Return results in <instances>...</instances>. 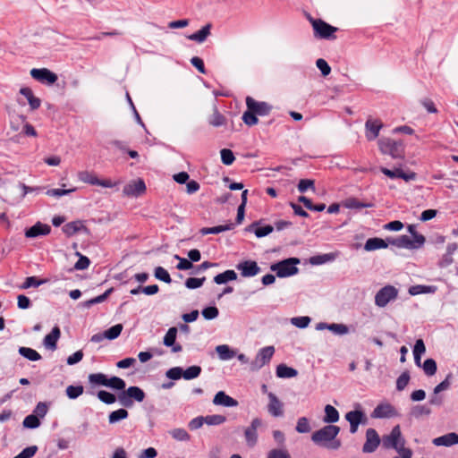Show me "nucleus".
Instances as JSON below:
<instances>
[{"label": "nucleus", "instance_id": "obj_54", "mask_svg": "<svg viewBox=\"0 0 458 458\" xmlns=\"http://www.w3.org/2000/svg\"><path fill=\"white\" fill-rule=\"evenodd\" d=\"M201 314L205 319L211 320L218 316L219 310L216 306H208L202 310Z\"/></svg>", "mask_w": 458, "mask_h": 458}, {"label": "nucleus", "instance_id": "obj_42", "mask_svg": "<svg viewBox=\"0 0 458 458\" xmlns=\"http://www.w3.org/2000/svg\"><path fill=\"white\" fill-rule=\"evenodd\" d=\"M75 255L79 257V259L74 264V267L70 269V271L87 269L90 265V259L87 256H84L81 253H80L79 251H76Z\"/></svg>", "mask_w": 458, "mask_h": 458}, {"label": "nucleus", "instance_id": "obj_44", "mask_svg": "<svg viewBox=\"0 0 458 458\" xmlns=\"http://www.w3.org/2000/svg\"><path fill=\"white\" fill-rule=\"evenodd\" d=\"M169 435L177 441H189L191 438L190 434L182 428L171 429Z\"/></svg>", "mask_w": 458, "mask_h": 458}, {"label": "nucleus", "instance_id": "obj_3", "mask_svg": "<svg viewBox=\"0 0 458 458\" xmlns=\"http://www.w3.org/2000/svg\"><path fill=\"white\" fill-rule=\"evenodd\" d=\"M301 260L298 258H288L274 263L270 266V269L276 272L279 278L288 277L296 275L299 268L296 267Z\"/></svg>", "mask_w": 458, "mask_h": 458}, {"label": "nucleus", "instance_id": "obj_1", "mask_svg": "<svg viewBox=\"0 0 458 458\" xmlns=\"http://www.w3.org/2000/svg\"><path fill=\"white\" fill-rule=\"evenodd\" d=\"M340 432V428L335 425H327L322 428L313 432L311 440L319 446L336 450L341 446V441L336 439Z\"/></svg>", "mask_w": 458, "mask_h": 458}, {"label": "nucleus", "instance_id": "obj_64", "mask_svg": "<svg viewBox=\"0 0 458 458\" xmlns=\"http://www.w3.org/2000/svg\"><path fill=\"white\" fill-rule=\"evenodd\" d=\"M267 458H291V455L284 449H272L267 454Z\"/></svg>", "mask_w": 458, "mask_h": 458}, {"label": "nucleus", "instance_id": "obj_10", "mask_svg": "<svg viewBox=\"0 0 458 458\" xmlns=\"http://www.w3.org/2000/svg\"><path fill=\"white\" fill-rule=\"evenodd\" d=\"M274 352V346L261 348L257 353L255 360L251 364L252 369H259L267 364L272 359Z\"/></svg>", "mask_w": 458, "mask_h": 458}, {"label": "nucleus", "instance_id": "obj_45", "mask_svg": "<svg viewBox=\"0 0 458 458\" xmlns=\"http://www.w3.org/2000/svg\"><path fill=\"white\" fill-rule=\"evenodd\" d=\"M47 279H38L36 276H29L25 279L23 284L21 285V289H29L30 287H38L39 285L46 284Z\"/></svg>", "mask_w": 458, "mask_h": 458}, {"label": "nucleus", "instance_id": "obj_15", "mask_svg": "<svg viewBox=\"0 0 458 458\" xmlns=\"http://www.w3.org/2000/svg\"><path fill=\"white\" fill-rule=\"evenodd\" d=\"M452 383V374H448L444 381L438 384L433 390V396H431V404L441 405L443 403V397L439 394L450 388Z\"/></svg>", "mask_w": 458, "mask_h": 458}, {"label": "nucleus", "instance_id": "obj_58", "mask_svg": "<svg viewBox=\"0 0 458 458\" xmlns=\"http://www.w3.org/2000/svg\"><path fill=\"white\" fill-rule=\"evenodd\" d=\"M299 433H308L310 431V426L309 420L306 417H301L298 419L297 425L295 428Z\"/></svg>", "mask_w": 458, "mask_h": 458}, {"label": "nucleus", "instance_id": "obj_47", "mask_svg": "<svg viewBox=\"0 0 458 458\" xmlns=\"http://www.w3.org/2000/svg\"><path fill=\"white\" fill-rule=\"evenodd\" d=\"M177 332H178L177 327H170L167 330L165 335L164 336L163 344L167 347L174 346V344L175 343V340H176Z\"/></svg>", "mask_w": 458, "mask_h": 458}, {"label": "nucleus", "instance_id": "obj_61", "mask_svg": "<svg viewBox=\"0 0 458 458\" xmlns=\"http://www.w3.org/2000/svg\"><path fill=\"white\" fill-rule=\"evenodd\" d=\"M309 189L315 191V182L311 179H301L298 183V191L301 193L305 192Z\"/></svg>", "mask_w": 458, "mask_h": 458}, {"label": "nucleus", "instance_id": "obj_49", "mask_svg": "<svg viewBox=\"0 0 458 458\" xmlns=\"http://www.w3.org/2000/svg\"><path fill=\"white\" fill-rule=\"evenodd\" d=\"M98 398L106 404H113L117 400V396L106 390H99L97 394Z\"/></svg>", "mask_w": 458, "mask_h": 458}, {"label": "nucleus", "instance_id": "obj_35", "mask_svg": "<svg viewBox=\"0 0 458 458\" xmlns=\"http://www.w3.org/2000/svg\"><path fill=\"white\" fill-rule=\"evenodd\" d=\"M326 423H335L339 420V412L332 405L327 404L325 406V416L323 419Z\"/></svg>", "mask_w": 458, "mask_h": 458}, {"label": "nucleus", "instance_id": "obj_30", "mask_svg": "<svg viewBox=\"0 0 458 458\" xmlns=\"http://www.w3.org/2000/svg\"><path fill=\"white\" fill-rule=\"evenodd\" d=\"M336 259V254L330 252L325 254H318L310 258L309 262L313 266L322 265L327 262L334 261Z\"/></svg>", "mask_w": 458, "mask_h": 458}, {"label": "nucleus", "instance_id": "obj_34", "mask_svg": "<svg viewBox=\"0 0 458 458\" xmlns=\"http://www.w3.org/2000/svg\"><path fill=\"white\" fill-rule=\"evenodd\" d=\"M18 352L21 356L30 361H38L42 358L36 350L30 347L21 346L18 349Z\"/></svg>", "mask_w": 458, "mask_h": 458}, {"label": "nucleus", "instance_id": "obj_40", "mask_svg": "<svg viewBox=\"0 0 458 458\" xmlns=\"http://www.w3.org/2000/svg\"><path fill=\"white\" fill-rule=\"evenodd\" d=\"M113 291H114V288H109L104 293H102L95 298H92L89 301H84L82 306L84 308H90L92 305L101 303L108 298V296L111 294V293H113Z\"/></svg>", "mask_w": 458, "mask_h": 458}, {"label": "nucleus", "instance_id": "obj_43", "mask_svg": "<svg viewBox=\"0 0 458 458\" xmlns=\"http://www.w3.org/2000/svg\"><path fill=\"white\" fill-rule=\"evenodd\" d=\"M123 328V327L122 324H116L105 330L103 335L108 340H114L121 335Z\"/></svg>", "mask_w": 458, "mask_h": 458}, {"label": "nucleus", "instance_id": "obj_5", "mask_svg": "<svg viewBox=\"0 0 458 458\" xmlns=\"http://www.w3.org/2000/svg\"><path fill=\"white\" fill-rule=\"evenodd\" d=\"M309 19L312 24L316 37L325 39H335L336 38L335 33L338 30V28L320 19H313L312 17H309Z\"/></svg>", "mask_w": 458, "mask_h": 458}, {"label": "nucleus", "instance_id": "obj_52", "mask_svg": "<svg viewBox=\"0 0 458 458\" xmlns=\"http://www.w3.org/2000/svg\"><path fill=\"white\" fill-rule=\"evenodd\" d=\"M154 276L157 280L170 284L172 278L169 273L163 267H157L154 271Z\"/></svg>", "mask_w": 458, "mask_h": 458}, {"label": "nucleus", "instance_id": "obj_2", "mask_svg": "<svg viewBox=\"0 0 458 458\" xmlns=\"http://www.w3.org/2000/svg\"><path fill=\"white\" fill-rule=\"evenodd\" d=\"M379 150L385 155H390L394 159L404 157V143L403 140H395L391 138L378 140Z\"/></svg>", "mask_w": 458, "mask_h": 458}, {"label": "nucleus", "instance_id": "obj_46", "mask_svg": "<svg viewBox=\"0 0 458 458\" xmlns=\"http://www.w3.org/2000/svg\"><path fill=\"white\" fill-rule=\"evenodd\" d=\"M201 371H202L201 367H199L198 365H193V366L187 368L186 369H183L182 377L185 380H191V379L198 377L200 375Z\"/></svg>", "mask_w": 458, "mask_h": 458}, {"label": "nucleus", "instance_id": "obj_11", "mask_svg": "<svg viewBox=\"0 0 458 458\" xmlns=\"http://www.w3.org/2000/svg\"><path fill=\"white\" fill-rule=\"evenodd\" d=\"M380 445V437L376 429L369 428L366 430V441L362 446V452L370 454L377 450Z\"/></svg>", "mask_w": 458, "mask_h": 458}, {"label": "nucleus", "instance_id": "obj_6", "mask_svg": "<svg viewBox=\"0 0 458 458\" xmlns=\"http://www.w3.org/2000/svg\"><path fill=\"white\" fill-rule=\"evenodd\" d=\"M247 110L243 114H267L273 111V106L265 101H257L248 96L246 98Z\"/></svg>", "mask_w": 458, "mask_h": 458}, {"label": "nucleus", "instance_id": "obj_41", "mask_svg": "<svg viewBox=\"0 0 458 458\" xmlns=\"http://www.w3.org/2000/svg\"><path fill=\"white\" fill-rule=\"evenodd\" d=\"M78 178L80 181L89 183L90 185H98V178L94 173L89 171H81L78 173Z\"/></svg>", "mask_w": 458, "mask_h": 458}, {"label": "nucleus", "instance_id": "obj_13", "mask_svg": "<svg viewBox=\"0 0 458 458\" xmlns=\"http://www.w3.org/2000/svg\"><path fill=\"white\" fill-rule=\"evenodd\" d=\"M236 268L241 272L243 277H251L258 275L261 268L254 260H244L236 265Z\"/></svg>", "mask_w": 458, "mask_h": 458}, {"label": "nucleus", "instance_id": "obj_9", "mask_svg": "<svg viewBox=\"0 0 458 458\" xmlns=\"http://www.w3.org/2000/svg\"><path fill=\"white\" fill-rule=\"evenodd\" d=\"M426 352L425 344L422 339H418L413 347L414 362L418 367H422L426 375L429 376V358L426 359L421 365V355Z\"/></svg>", "mask_w": 458, "mask_h": 458}, {"label": "nucleus", "instance_id": "obj_22", "mask_svg": "<svg viewBox=\"0 0 458 458\" xmlns=\"http://www.w3.org/2000/svg\"><path fill=\"white\" fill-rule=\"evenodd\" d=\"M61 336V330L58 326H55L51 332L47 334L43 340L46 348L55 351L57 348V341Z\"/></svg>", "mask_w": 458, "mask_h": 458}, {"label": "nucleus", "instance_id": "obj_48", "mask_svg": "<svg viewBox=\"0 0 458 458\" xmlns=\"http://www.w3.org/2000/svg\"><path fill=\"white\" fill-rule=\"evenodd\" d=\"M89 382L92 385L106 386L107 377L103 373H92L89 374Z\"/></svg>", "mask_w": 458, "mask_h": 458}, {"label": "nucleus", "instance_id": "obj_31", "mask_svg": "<svg viewBox=\"0 0 458 458\" xmlns=\"http://www.w3.org/2000/svg\"><path fill=\"white\" fill-rule=\"evenodd\" d=\"M345 419L349 423L364 424L367 422V417L360 410L348 411L345 414Z\"/></svg>", "mask_w": 458, "mask_h": 458}, {"label": "nucleus", "instance_id": "obj_62", "mask_svg": "<svg viewBox=\"0 0 458 458\" xmlns=\"http://www.w3.org/2000/svg\"><path fill=\"white\" fill-rule=\"evenodd\" d=\"M429 414V408L426 405H415L411 411V415L415 419H420L423 415Z\"/></svg>", "mask_w": 458, "mask_h": 458}, {"label": "nucleus", "instance_id": "obj_17", "mask_svg": "<svg viewBox=\"0 0 458 458\" xmlns=\"http://www.w3.org/2000/svg\"><path fill=\"white\" fill-rule=\"evenodd\" d=\"M51 232V226L47 224H43L38 221L32 226L25 230V237L27 238H37L39 236L48 235Z\"/></svg>", "mask_w": 458, "mask_h": 458}, {"label": "nucleus", "instance_id": "obj_12", "mask_svg": "<svg viewBox=\"0 0 458 458\" xmlns=\"http://www.w3.org/2000/svg\"><path fill=\"white\" fill-rule=\"evenodd\" d=\"M146 191L145 182L139 178L127 183L123 189V193L128 197H139Z\"/></svg>", "mask_w": 458, "mask_h": 458}, {"label": "nucleus", "instance_id": "obj_14", "mask_svg": "<svg viewBox=\"0 0 458 458\" xmlns=\"http://www.w3.org/2000/svg\"><path fill=\"white\" fill-rule=\"evenodd\" d=\"M262 425V420L259 418L252 420L250 425L245 428L244 437L247 445L250 447L254 446L258 442L257 429Z\"/></svg>", "mask_w": 458, "mask_h": 458}, {"label": "nucleus", "instance_id": "obj_56", "mask_svg": "<svg viewBox=\"0 0 458 458\" xmlns=\"http://www.w3.org/2000/svg\"><path fill=\"white\" fill-rule=\"evenodd\" d=\"M206 277L197 278V277H189L185 281V286L188 289H197L203 285Z\"/></svg>", "mask_w": 458, "mask_h": 458}, {"label": "nucleus", "instance_id": "obj_16", "mask_svg": "<svg viewBox=\"0 0 458 458\" xmlns=\"http://www.w3.org/2000/svg\"><path fill=\"white\" fill-rule=\"evenodd\" d=\"M398 415L395 408L390 403L378 404L371 413V418L383 419L393 418Z\"/></svg>", "mask_w": 458, "mask_h": 458}, {"label": "nucleus", "instance_id": "obj_19", "mask_svg": "<svg viewBox=\"0 0 458 458\" xmlns=\"http://www.w3.org/2000/svg\"><path fill=\"white\" fill-rule=\"evenodd\" d=\"M401 438V431L399 426H395L389 435L384 436L382 445L386 449L394 448L399 450V439Z\"/></svg>", "mask_w": 458, "mask_h": 458}, {"label": "nucleus", "instance_id": "obj_36", "mask_svg": "<svg viewBox=\"0 0 458 458\" xmlns=\"http://www.w3.org/2000/svg\"><path fill=\"white\" fill-rule=\"evenodd\" d=\"M233 226H234V225L233 223H229L225 225H217V226H214V227H203L202 229H200L199 232L202 235H206V234H209V233L217 234L222 232L232 230L233 228Z\"/></svg>", "mask_w": 458, "mask_h": 458}, {"label": "nucleus", "instance_id": "obj_55", "mask_svg": "<svg viewBox=\"0 0 458 458\" xmlns=\"http://www.w3.org/2000/svg\"><path fill=\"white\" fill-rule=\"evenodd\" d=\"M410 381V373L409 371H403L396 380V389L398 391H403Z\"/></svg>", "mask_w": 458, "mask_h": 458}, {"label": "nucleus", "instance_id": "obj_51", "mask_svg": "<svg viewBox=\"0 0 458 458\" xmlns=\"http://www.w3.org/2000/svg\"><path fill=\"white\" fill-rule=\"evenodd\" d=\"M83 391H84V387L81 385L79 386H68L66 387V395L68 396V398L70 399H76L78 398L80 395H81L83 394Z\"/></svg>", "mask_w": 458, "mask_h": 458}, {"label": "nucleus", "instance_id": "obj_8", "mask_svg": "<svg viewBox=\"0 0 458 458\" xmlns=\"http://www.w3.org/2000/svg\"><path fill=\"white\" fill-rule=\"evenodd\" d=\"M30 73L34 80L47 85L55 83L58 79L57 75L47 68H33Z\"/></svg>", "mask_w": 458, "mask_h": 458}, {"label": "nucleus", "instance_id": "obj_21", "mask_svg": "<svg viewBox=\"0 0 458 458\" xmlns=\"http://www.w3.org/2000/svg\"><path fill=\"white\" fill-rule=\"evenodd\" d=\"M383 123L378 119H369L365 123L366 137L369 140H375L379 133Z\"/></svg>", "mask_w": 458, "mask_h": 458}, {"label": "nucleus", "instance_id": "obj_26", "mask_svg": "<svg viewBox=\"0 0 458 458\" xmlns=\"http://www.w3.org/2000/svg\"><path fill=\"white\" fill-rule=\"evenodd\" d=\"M433 444L437 446H451L453 445H456L458 444V434L452 432L439 437H436L433 439Z\"/></svg>", "mask_w": 458, "mask_h": 458}, {"label": "nucleus", "instance_id": "obj_4", "mask_svg": "<svg viewBox=\"0 0 458 458\" xmlns=\"http://www.w3.org/2000/svg\"><path fill=\"white\" fill-rule=\"evenodd\" d=\"M146 397L145 392L136 386H129L123 392H119L117 394V400L119 403L126 408L133 406L134 402L141 403Z\"/></svg>", "mask_w": 458, "mask_h": 458}, {"label": "nucleus", "instance_id": "obj_33", "mask_svg": "<svg viewBox=\"0 0 458 458\" xmlns=\"http://www.w3.org/2000/svg\"><path fill=\"white\" fill-rule=\"evenodd\" d=\"M387 243L398 248L411 250V238L407 235H401L397 238H386Z\"/></svg>", "mask_w": 458, "mask_h": 458}, {"label": "nucleus", "instance_id": "obj_7", "mask_svg": "<svg viewBox=\"0 0 458 458\" xmlns=\"http://www.w3.org/2000/svg\"><path fill=\"white\" fill-rule=\"evenodd\" d=\"M398 295V290L393 285H386L382 287L375 296V304L380 308L387 305V303L394 300Z\"/></svg>", "mask_w": 458, "mask_h": 458}, {"label": "nucleus", "instance_id": "obj_32", "mask_svg": "<svg viewBox=\"0 0 458 458\" xmlns=\"http://www.w3.org/2000/svg\"><path fill=\"white\" fill-rule=\"evenodd\" d=\"M381 172L386 175L387 177L391 178V179H394V178H402L405 181H409L411 178H413L414 177V174H405L402 169L400 168H396L394 170H390L388 168H386V167H382L381 168Z\"/></svg>", "mask_w": 458, "mask_h": 458}, {"label": "nucleus", "instance_id": "obj_50", "mask_svg": "<svg viewBox=\"0 0 458 458\" xmlns=\"http://www.w3.org/2000/svg\"><path fill=\"white\" fill-rule=\"evenodd\" d=\"M22 425L27 428H37L40 425V420L38 417L35 414H30L25 417L23 420Z\"/></svg>", "mask_w": 458, "mask_h": 458}, {"label": "nucleus", "instance_id": "obj_57", "mask_svg": "<svg viewBox=\"0 0 458 458\" xmlns=\"http://www.w3.org/2000/svg\"><path fill=\"white\" fill-rule=\"evenodd\" d=\"M225 420V416L219 414L208 415L205 417V423L211 426L223 424Z\"/></svg>", "mask_w": 458, "mask_h": 458}, {"label": "nucleus", "instance_id": "obj_60", "mask_svg": "<svg viewBox=\"0 0 458 458\" xmlns=\"http://www.w3.org/2000/svg\"><path fill=\"white\" fill-rule=\"evenodd\" d=\"M311 319L308 316L295 317L291 319L292 324L299 328L307 327Z\"/></svg>", "mask_w": 458, "mask_h": 458}, {"label": "nucleus", "instance_id": "obj_53", "mask_svg": "<svg viewBox=\"0 0 458 458\" xmlns=\"http://www.w3.org/2000/svg\"><path fill=\"white\" fill-rule=\"evenodd\" d=\"M222 163L225 165H230L235 160L233 152L229 148H223L220 151Z\"/></svg>", "mask_w": 458, "mask_h": 458}, {"label": "nucleus", "instance_id": "obj_28", "mask_svg": "<svg viewBox=\"0 0 458 458\" xmlns=\"http://www.w3.org/2000/svg\"><path fill=\"white\" fill-rule=\"evenodd\" d=\"M342 206L349 209H360L374 206L371 202H362L356 198H348L342 202Z\"/></svg>", "mask_w": 458, "mask_h": 458}, {"label": "nucleus", "instance_id": "obj_25", "mask_svg": "<svg viewBox=\"0 0 458 458\" xmlns=\"http://www.w3.org/2000/svg\"><path fill=\"white\" fill-rule=\"evenodd\" d=\"M212 24L208 23L203 26L199 30L187 36V38L197 43H203L206 41L208 37L211 34Z\"/></svg>", "mask_w": 458, "mask_h": 458}, {"label": "nucleus", "instance_id": "obj_39", "mask_svg": "<svg viewBox=\"0 0 458 458\" xmlns=\"http://www.w3.org/2000/svg\"><path fill=\"white\" fill-rule=\"evenodd\" d=\"M129 412L124 408H120L116 411H112L108 416V421L110 424H114L122 420L127 419Z\"/></svg>", "mask_w": 458, "mask_h": 458}, {"label": "nucleus", "instance_id": "obj_20", "mask_svg": "<svg viewBox=\"0 0 458 458\" xmlns=\"http://www.w3.org/2000/svg\"><path fill=\"white\" fill-rule=\"evenodd\" d=\"M269 403L267 411L273 417H281L284 415V403L277 398L274 393L267 394Z\"/></svg>", "mask_w": 458, "mask_h": 458}, {"label": "nucleus", "instance_id": "obj_18", "mask_svg": "<svg viewBox=\"0 0 458 458\" xmlns=\"http://www.w3.org/2000/svg\"><path fill=\"white\" fill-rule=\"evenodd\" d=\"M62 231L67 237L73 236L80 232L86 234L89 233V229L84 225L83 221L81 220H75L65 224L62 227Z\"/></svg>", "mask_w": 458, "mask_h": 458}, {"label": "nucleus", "instance_id": "obj_24", "mask_svg": "<svg viewBox=\"0 0 458 458\" xmlns=\"http://www.w3.org/2000/svg\"><path fill=\"white\" fill-rule=\"evenodd\" d=\"M213 403L216 405H222L225 407H235L238 402L233 397L227 395L224 391H219L216 394Z\"/></svg>", "mask_w": 458, "mask_h": 458}, {"label": "nucleus", "instance_id": "obj_37", "mask_svg": "<svg viewBox=\"0 0 458 458\" xmlns=\"http://www.w3.org/2000/svg\"><path fill=\"white\" fill-rule=\"evenodd\" d=\"M216 352H217L219 359L222 360H230L236 354L235 352L226 344L217 345L216 347Z\"/></svg>", "mask_w": 458, "mask_h": 458}, {"label": "nucleus", "instance_id": "obj_59", "mask_svg": "<svg viewBox=\"0 0 458 458\" xmlns=\"http://www.w3.org/2000/svg\"><path fill=\"white\" fill-rule=\"evenodd\" d=\"M165 376L172 380H179L183 376V369L182 367H174L169 369Z\"/></svg>", "mask_w": 458, "mask_h": 458}, {"label": "nucleus", "instance_id": "obj_63", "mask_svg": "<svg viewBox=\"0 0 458 458\" xmlns=\"http://www.w3.org/2000/svg\"><path fill=\"white\" fill-rule=\"evenodd\" d=\"M38 452L37 445H30L24 448L20 454L13 458H32Z\"/></svg>", "mask_w": 458, "mask_h": 458}, {"label": "nucleus", "instance_id": "obj_27", "mask_svg": "<svg viewBox=\"0 0 458 458\" xmlns=\"http://www.w3.org/2000/svg\"><path fill=\"white\" fill-rule=\"evenodd\" d=\"M388 247L386 239L384 240L378 237L369 238L365 244L364 250L367 251H373L379 249H386Z\"/></svg>", "mask_w": 458, "mask_h": 458}, {"label": "nucleus", "instance_id": "obj_38", "mask_svg": "<svg viewBox=\"0 0 458 458\" xmlns=\"http://www.w3.org/2000/svg\"><path fill=\"white\" fill-rule=\"evenodd\" d=\"M125 386L126 383L123 378L116 376H113L110 378L107 377L106 387L123 392L125 389Z\"/></svg>", "mask_w": 458, "mask_h": 458}, {"label": "nucleus", "instance_id": "obj_29", "mask_svg": "<svg viewBox=\"0 0 458 458\" xmlns=\"http://www.w3.org/2000/svg\"><path fill=\"white\" fill-rule=\"evenodd\" d=\"M276 374L277 377L280 378H291L294 377L298 375V371L287 365L281 363L276 367Z\"/></svg>", "mask_w": 458, "mask_h": 458}, {"label": "nucleus", "instance_id": "obj_23", "mask_svg": "<svg viewBox=\"0 0 458 458\" xmlns=\"http://www.w3.org/2000/svg\"><path fill=\"white\" fill-rule=\"evenodd\" d=\"M259 224H260V221L253 222L246 228V231L253 232L258 238L265 237L274 231V226L271 225H267L259 227Z\"/></svg>", "mask_w": 458, "mask_h": 458}]
</instances>
